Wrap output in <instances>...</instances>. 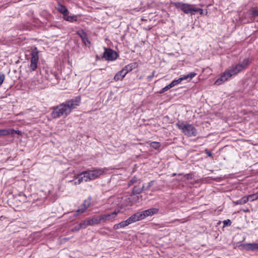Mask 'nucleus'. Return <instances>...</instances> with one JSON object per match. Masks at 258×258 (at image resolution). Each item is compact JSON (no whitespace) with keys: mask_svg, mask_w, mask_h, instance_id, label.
I'll return each instance as SVG.
<instances>
[{"mask_svg":"<svg viewBox=\"0 0 258 258\" xmlns=\"http://www.w3.org/2000/svg\"><path fill=\"white\" fill-rule=\"evenodd\" d=\"M144 187V186L143 185L141 188H135L133 190V192L135 194H140L141 193L142 190H143V188Z\"/></svg>","mask_w":258,"mask_h":258,"instance_id":"obj_30","label":"nucleus"},{"mask_svg":"<svg viewBox=\"0 0 258 258\" xmlns=\"http://www.w3.org/2000/svg\"><path fill=\"white\" fill-rule=\"evenodd\" d=\"M79 225L82 229L86 228L88 226L90 225L89 223H88V219L82 221Z\"/></svg>","mask_w":258,"mask_h":258,"instance_id":"obj_23","label":"nucleus"},{"mask_svg":"<svg viewBox=\"0 0 258 258\" xmlns=\"http://www.w3.org/2000/svg\"><path fill=\"white\" fill-rule=\"evenodd\" d=\"M147 143H150V145L151 147L155 149H158L160 147V144L157 142H147Z\"/></svg>","mask_w":258,"mask_h":258,"instance_id":"obj_18","label":"nucleus"},{"mask_svg":"<svg viewBox=\"0 0 258 258\" xmlns=\"http://www.w3.org/2000/svg\"><path fill=\"white\" fill-rule=\"evenodd\" d=\"M83 205H81L80 206V207H79V208L78 209V210L77 211V214H76V216L77 215H79L80 214H81L82 213H83L86 210H83Z\"/></svg>","mask_w":258,"mask_h":258,"instance_id":"obj_28","label":"nucleus"},{"mask_svg":"<svg viewBox=\"0 0 258 258\" xmlns=\"http://www.w3.org/2000/svg\"><path fill=\"white\" fill-rule=\"evenodd\" d=\"M192 178V174H187L182 176L181 178V180L185 181L186 179H191Z\"/></svg>","mask_w":258,"mask_h":258,"instance_id":"obj_25","label":"nucleus"},{"mask_svg":"<svg viewBox=\"0 0 258 258\" xmlns=\"http://www.w3.org/2000/svg\"><path fill=\"white\" fill-rule=\"evenodd\" d=\"M176 125L185 136L195 137L197 135V130L191 124L184 121H178Z\"/></svg>","mask_w":258,"mask_h":258,"instance_id":"obj_4","label":"nucleus"},{"mask_svg":"<svg viewBox=\"0 0 258 258\" xmlns=\"http://www.w3.org/2000/svg\"><path fill=\"white\" fill-rule=\"evenodd\" d=\"M208 155L209 156H212V153H210V152H209V153H208Z\"/></svg>","mask_w":258,"mask_h":258,"instance_id":"obj_39","label":"nucleus"},{"mask_svg":"<svg viewBox=\"0 0 258 258\" xmlns=\"http://www.w3.org/2000/svg\"><path fill=\"white\" fill-rule=\"evenodd\" d=\"M9 131H10V135H12L13 134H18L19 135H22V133L21 131H19V130H15L14 129H11V128H9Z\"/></svg>","mask_w":258,"mask_h":258,"instance_id":"obj_26","label":"nucleus"},{"mask_svg":"<svg viewBox=\"0 0 258 258\" xmlns=\"http://www.w3.org/2000/svg\"><path fill=\"white\" fill-rule=\"evenodd\" d=\"M173 5L176 8L181 9L185 14H194L195 12H199L202 14L203 13L202 9L192 8L190 5L187 3L177 2L173 3Z\"/></svg>","mask_w":258,"mask_h":258,"instance_id":"obj_5","label":"nucleus"},{"mask_svg":"<svg viewBox=\"0 0 258 258\" xmlns=\"http://www.w3.org/2000/svg\"><path fill=\"white\" fill-rule=\"evenodd\" d=\"M181 82L182 81H181L180 78H179L177 80H174L173 81H172L171 82V84L172 87H173L177 85L178 84H180Z\"/></svg>","mask_w":258,"mask_h":258,"instance_id":"obj_24","label":"nucleus"},{"mask_svg":"<svg viewBox=\"0 0 258 258\" xmlns=\"http://www.w3.org/2000/svg\"><path fill=\"white\" fill-rule=\"evenodd\" d=\"M136 222H137V220L136 218L134 217V214H133L126 220L122 221L118 224L114 225L113 226V228L114 230L123 228Z\"/></svg>","mask_w":258,"mask_h":258,"instance_id":"obj_7","label":"nucleus"},{"mask_svg":"<svg viewBox=\"0 0 258 258\" xmlns=\"http://www.w3.org/2000/svg\"><path fill=\"white\" fill-rule=\"evenodd\" d=\"M244 249L247 250H254L258 249V242L246 243L241 245Z\"/></svg>","mask_w":258,"mask_h":258,"instance_id":"obj_11","label":"nucleus"},{"mask_svg":"<svg viewBox=\"0 0 258 258\" xmlns=\"http://www.w3.org/2000/svg\"><path fill=\"white\" fill-rule=\"evenodd\" d=\"M107 169L104 168H95L93 170H89L84 171L77 175V181L75 182V184H80L82 181H88L95 180L99 178L100 176L106 173Z\"/></svg>","mask_w":258,"mask_h":258,"instance_id":"obj_3","label":"nucleus"},{"mask_svg":"<svg viewBox=\"0 0 258 258\" xmlns=\"http://www.w3.org/2000/svg\"><path fill=\"white\" fill-rule=\"evenodd\" d=\"M240 201V203L241 205L246 203L248 202V199L247 197H244L241 199L239 200Z\"/></svg>","mask_w":258,"mask_h":258,"instance_id":"obj_29","label":"nucleus"},{"mask_svg":"<svg viewBox=\"0 0 258 258\" xmlns=\"http://www.w3.org/2000/svg\"><path fill=\"white\" fill-rule=\"evenodd\" d=\"M39 56L37 52H33L31 53V63L30 69L31 71H35L37 68Z\"/></svg>","mask_w":258,"mask_h":258,"instance_id":"obj_10","label":"nucleus"},{"mask_svg":"<svg viewBox=\"0 0 258 258\" xmlns=\"http://www.w3.org/2000/svg\"><path fill=\"white\" fill-rule=\"evenodd\" d=\"M81 229H82V228L80 227V225L79 224L78 225H77L75 227H74V228L73 229V231H79Z\"/></svg>","mask_w":258,"mask_h":258,"instance_id":"obj_34","label":"nucleus"},{"mask_svg":"<svg viewBox=\"0 0 258 258\" xmlns=\"http://www.w3.org/2000/svg\"><path fill=\"white\" fill-rule=\"evenodd\" d=\"M153 76H154V73L152 74V76H149V77H148V78H149V79H151V78H152L153 77Z\"/></svg>","mask_w":258,"mask_h":258,"instance_id":"obj_38","label":"nucleus"},{"mask_svg":"<svg viewBox=\"0 0 258 258\" xmlns=\"http://www.w3.org/2000/svg\"><path fill=\"white\" fill-rule=\"evenodd\" d=\"M247 197L248 199V201H252V202L258 199V192H257L255 194L249 195V196H247Z\"/></svg>","mask_w":258,"mask_h":258,"instance_id":"obj_20","label":"nucleus"},{"mask_svg":"<svg viewBox=\"0 0 258 258\" xmlns=\"http://www.w3.org/2000/svg\"><path fill=\"white\" fill-rule=\"evenodd\" d=\"M138 180L137 178L134 177L130 181L131 183H130V185H131L132 184H133L135 182H136Z\"/></svg>","mask_w":258,"mask_h":258,"instance_id":"obj_35","label":"nucleus"},{"mask_svg":"<svg viewBox=\"0 0 258 258\" xmlns=\"http://www.w3.org/2000/svg\"><path fill=\"white\" fill-rule=\"evenodd\" d=\"M197 75V74L195 72H191L187 75H184L181 76L180 78L181 80V81L183 80H187L188 82L190 81L192 78H194Z\"/></svg>","mask_w":258,"mask_h":258,"instance_id":"obj_13","label":"nucleus"},{"mask_svg":"<svg viewBox=\"0 0 258 258\" xmlns=\"http://www.w3.org/2000/svg\"><path fill=\"white\" fill-rule=\"evenodd\" d=\"M78 34L82 38L84 42L86 43V41H87V42H88L89 43H90L89 41L87 40L86 33L83 30L79 31Z\"/></svg>","mask_w":258,"mask_h":258,"instance_id":"obj_19","label":"nucleus"},{"mask_svg":"<svg viewBox=\"0 0 258 258\" xmlns=\"http://www.w3.org/2000/svg\"><path fill=\"white\" fill-rule=\"evenodd\" d=\"M117 56V53L111 49H105L103 54V57L106 60L109 61H113L115 60Z\"/></svg>","mask_w":258,"mask_h":258,"instance_id":"obj_9","label":"nucleus"},{"mask_svg":"<svg viewBox=\"0 0 258 258\" xmlns=\"http://www.w3.org/2000/svg\"><path fill=\"white\" fill-rule=\"evenodd\" d=\"M153 181H150L149 183V185H148V187L152 186L153 185Z\"/></svg>","mask_w":258,"mask_h":258,"instance_id":"obj_36","label":"nucleus"},{"mask_svg":"<svg viewBox=\"0 0 258 258\" xmlns=\"http://www.w3.org/2000/svg\"><path fill=\"white\" fill-rule=\"evenodd\" d=\"M81 102L80 97H76L60 104L56 107L51 113V117L53 118L66 116L69 115L72 110L79 106Z\"/></svg>","mask_w":258,"mask_h":258,"instance_id":"obj_2","label":"nucleus"},{"mask_svg":"<svg viewBox=\"0 0 258 258\" xmlns=\"http://www.w3.org/2000/svg\"><path fill=\"white\" fill-rule=\"evenodd\" d=\"M138 66L137 63H132L125 66L123 69V71L125 73L126 75Z\"/></svg>","mask_w":258,"mask_h":258,"instance_id":"obj_14","label":"nucleus"},{"mask_svg":"<svg viewBox=\"0 0 258 258\" xmlns=\"http://www.w3.org/2000/svg\"><path fill=\"white\" fill-rule=\"evenodd\" d=\"M240 203V201H239V200H238V201H237L236 202H235V204L236 205H241V204H240V203Z\"/></svg>","mask_w":258,"mask_h":258,"instance_id":"obj_37","label":"nucleus"},{"mask_svg":"<svg viewBox=\"0 0 258 258\" xmlns=\"http://www.w3.org/2000/svg\"><path fill=\"white\" fill-rule=\"evenodd\" d=\"M249 58L244 59L242 62L232 66L229 69L226 70L221 74L220 77L215 81V84L220 85L228 80L231 77L235 76L245 69L249 64Z\"/></svg>","mask_w":258,"mask_h":258,"instance_id":"obj_1","label":"nucleus"},{"mask_svg":"<svg viewBox=\"0 0 258 258\" xmlns=\"http://www.w3.org/2000/svg\"><path fill=\"white\" fill-rule=\"evenodd\" d=\"M158 212L157 208H151L142 212H138L134 214V217L136 218L137 221L144 219L148 216H152Z\"/></svg>","mask_w":258,"mask_h":258,"instance_id":"obj_6","label":"nucleus"},{"mask_svg":"<svg viewBox=\"0 0 258 258\" xmlns=\"http://www.w3.org/2000/svg\"><path fill=\"white\" fill-rule=\"evenodd\" d=\"M120 213V210L115 211L108 214L100 215L101 222H113L115 220L117 214Z\"/></svg>","mask_w":258,"mask_h":258,"instance_id":"obj_8","label":"nucleus"},{"mask_svg":"<svg viewBox=\"0 0 258 258\" xmlns=\"http://www.w3.org/2000/svg\"><path fill=\"white\" fill-rule=\"evenodd\" d=\"M250 15L251 16H258V10L252 9L251 10Z\"/></svg>","mask_w":258,"mask_h":258,"instance_id":"obj_33","label":"nucleus"},{"mask_svg":"<svg viewBox=\"0 0 258 258\" xmlns=\"http://www.w3.org/2000/svg\"><path fill=\"white\" fill-rule=\"evenodd\" d=\"M57 9L60 13L63 14V15H68L69 13L68 9L66 8L65 6H64L62 5H61V4L58 5Z\"/></svg>","mask_w":258,"mask_h":258,"instance_id":"obj_16","label":"nucleus"},{"mask_svg":"<svg viewBox=\"0 0 258 258\" xmlns=\"http://www.w3.org/2000/svg\"><path fill=\"white\" fill-rule=\"evenodd\" d=\"M83 207V210H86L90 206V202L87 200L84 201L83 203L82 204Z\"/></svg>","mask_w":258,"mask_h":258,"instance_id":"obj_27","label":"nucleus"},{"mask_svg":"<svg viewBox=\"0 0 258 258\" xmlns=\"http://www.w3.org/2000/svg\"><path fill=\"white\" fill-rule=\"evenodd\" d=\"M231 224V222L229 219H227V220H224L223 221V225L224 227L230 226Z\"/></svg>","mask_w":258,"mask_h":258,"instance_id":"obj_32","label":"nucleus"},{"mask_svg":"<svg viewBox=\"0 0 258 258\" xmlns=\"http://www.w3.org/2000/svg\"><path fill=\"white\" fill-rule=\"evenodd\" d=\"M5 79V76L4 74H0V87L3 84Z\"/></svg>","mask_w":258,"mask_h":258,"instance_id":"obj_31","label":"nucleus"},{"mask_svg":"<svg viewBox=\"0 0 258 258\" xmlns=\"http://www.w3.org/2000/svg\"><path fill=\"white\" fill-rule=\"evenodd\" d=\"M172 86L171 84V83L167 85L166 86H165V87L163 88L159 92V93H160V94H162V93H164L165 92L168 91V90H169L170 89H171V88H172Z\"/></svg>","mask_w":258,"mask_h":258,"instance_id":"obj_22","label":"nucleus"},{"mask_svg":"<svg viewBox=\"0 0 258 258\" xmlns=\"http://www.w3.org/2000/svg\"><path fill=\"white\" fill-rule=\"evenodd\" d=\"M63 19L69 22H73L77 21V17L75 16H68V15H64L63 16Z\"/></svg>","mask_w":258,"mask_h":258,"instance_id":"obj_17","label":"nucleus"},{"mask_svg":"<svg viewBox=\"0 0 258 258\" xmlns=\"http://www.w3.org/2000/svg\"><path fill=\"white\" fill-rule=\"evenodd\" d=\"M10 135L9 128L0 130V137Z\"/></svg>","mask_w":258,"mask_h":258,"instance_id":"obj_21","label":"nucleus"},{"mask_svg":"<svg viewBox=\"0 0 258 258\" xmlns=\"http://www.w3.org/2000/svg\"><path fill=\"white\" fill-rule=\"evenodd\" d=\"M125 75V73L122 69L114 76V80L116 81L122 80L124 78Z\"/></svg>","mask_w":258,"mask_h":258,"instance_id":"obj_15","label":"nucleus"},{"mask_svg":"<svg viewBox=\"0 0 258 258\" xmlns=\"http://www.w3.org/2000/svg\"><path fill=\"white\" fill-rule=\"evenodd\" d=\"M101 222V220L100 216L98 217L94 216L91 218H88V223H89L90 226L98 225Z\"/></svg>","mask_w":258,"mask_h":258,"instance_id":"obj_12","label":"nucleus"}]
</instances>
